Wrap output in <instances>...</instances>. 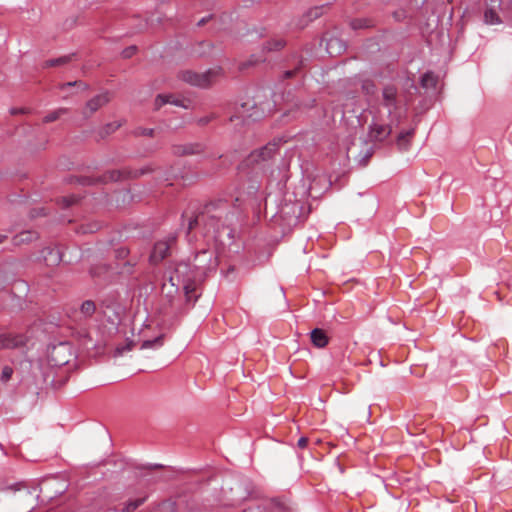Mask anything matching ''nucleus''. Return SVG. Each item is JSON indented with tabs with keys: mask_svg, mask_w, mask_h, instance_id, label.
<instances>
[{
	"mask_svg": "<svg viewBox=\"0 0 512 512\" xmlns=\"http://www.w3.org/2000/svg\"><path fill=\"white\" fill-rule=\"evenodd\" d=\"M234 214L230 211L227 201L217 200L204 206L203 210L194 217H190L188 222V233L202 227L205 235H211L217 239L221 230L228 228Z\"/></svg>",
	"mask_w": 512,
	"mask_h": 512,
	"instance_id": "obj_1",
	"label": "nucleus"
},
{
	"mask_svg": "<svg viewBox=\"0 0 512 512\" xmlns=\"http://www.w3.org/2000/svg\"><path fill=\"white\" fill-rule=\"evenodd\" d=\"M192 265L195 270L193 279L182 281L185 298L188 303H195L197 301L199 296L194 294L197 282L204 281L210 272H215L219 262L215 251L202 249L196 252Z\"/></svg>",
	"mask_w": 512,
	"mask_h": 512,
	"instance_id": "obj_2",
	"label": "nucleus"
},
{
	"mask_svg": "<svg viewBox=\"0 0 512 512\" xmlns=\"http://www.w3.org/2000/svg\"><path fill=\"white\" fill-rule=\"evenodd\" d=\"M152 170L149 167L141 168V169H132L129 167H124L122 169L110 170L103 173L99 177H82L79 179V183L81 185L89 186L95 185L98 183L106 184L109 182H117L127 179H136L140 176L151 172Z\"/></svg>",
	"mask_w": 512,
	"mask_h": 512,
	"instance_id": "obj_3",
	"label": "nucleus"
},
{
	"mask_svg": "<svg viewBox=\"0 0 512 512\" xmlns=\"http://www.w3.org/2000/svg\"><path fill=\"white\" fill-rule=\"evenodd\" d=\"M281 138H275L271 142L267 143L265 146L252 151L245 162L247 166H259L260 168H265L269 165L270 161L276 156L279 151L280 146L284 143Z\"/></svg>",
	"mask_w": 512,
	"mask_h": 512,
	"instance_id": "obj_4",
	"label": "nucleus"
},
{
	"mask_svg": "<svg viewBox=\"0 0 512 512\" xmlns=\"http://www.w3.org/2000/svg\"><path fill=\"white\" fill-rule=\"evenodd\" d=\"M75 353L70 342H59L51 345L47 350V360L52 367H62L74 359Z\"/></svg>",
	"mask_w": 512,
	"mask_h": 512,
	"instance_id": "obj_5",
	"label": "nucleus"
},
{
	"mask_svg": "<svg viewBox=\"0 0 512 512\" xmlns=\"http://www.w3.org/2000/svg\"><path fill=\"white\" fill-rule=\"evenodd\" d=\"M381 104L387 109L391 122L396 121V123H399L402 114L400 112V100L396 86L388 84L383 87Z\"/></svg>",
	"mask_w": 512,
	"mask_h": 512,
	"instance_id": "obj_6",
	"label": "nucleus"
},
{
	"mask_svg": "<svg viewBox=\"0 0 512 512\" xmlns=\"http://www.w3.org/2000/svg\"><path fill=\"white\" fill-rule=\"evenodd\" d=\"M221 71V68L209 69L203 73L185 70L179 73V78L193 86L206 88L216 80V78L221 74Z\"/></svg>",
	"mask_w": 512,
	"mask_h": 512,
	"instance_id": "obj_7",
	"label": "nucleus"
},
{
	"mask_svg": "<svg viewBox=\"0 0 512 512\" xmlns=\"http://www.w3.org/2000/svg\"><path fill=\"white\" fill-rule=\"evenodd\" d=\"M163 307L162 313L164 316L177 315L180 312V298L178 284H162Z\"/></svg>",
	"mask_w": 512,
	"mask_h": 512,
	"instance_id": "obj_8",
	"label": "nucleus"
},
{
	"mask_svg": "<svg viewBox=\"0 0 512 512\" xmlns=\"http://www.w3.org/2000/svg\"><path fill=\"white\" fill-rule=\"evenodd\" d=\"M177 244V235L170 233L161 240H158L151 251L149 261L153 265L159 264L162 260L171 255Z\"/></svg>",
	"mask_w": 512,
	"mask_h": 512,
	"instance_id": "obj_9",
	"label": "nucleus"
},
{
	"mask_svg": "<svg viewBox=\"0 0 512 512\" xmlns=\"http://www.w3.org/2000/svg\"><path fill=\"white\" fill-rule=\"evenodd\" d=\"M111 98L112 96L109 91H104L92 97L85 104L82 111L83 117L85 119L90 118L95 112L107 105L111 101Z\"/></svg>",
	"mask_w": 512,
	"mask_h": 512,
	"instance_id": "obj_10",
	"label": "nucleus"
},
{
	"mask_svg": "<svg viewBox=\"0 0 512 512\" xmlns=\"http://www.w3.org/2000/svg\"><path fill=\"white\" fill-rule=\"evenodd\" d=\"M205 145L199 142L172 145L171 151L176 156L196 155L204 152Z\"/></svg>",
	"mask_w": 512,
	"mask_h": 512,
	"instance_id": "obj_11",
	"label": "nucleus"
},
{
	"mask_svg": "<svg viewBox=\"0 0 512 512\" xmlns=\"http://www.w3.org/2000/svg\"><path fill=\"white\" fill-rule=\"evenodd\" d=\"M26 337L22 334H0V349H14L26 344Z\"/></svg>",
	"mask_w": 512,
	"mask_h": 512,
	"instance_id": "obj_12",
	"label": "nucleus"
},
{
	"mask_svg": "<svg viewBox=\"0 0 512 512\" xmlns=\"http://www.w3.org/2000/svg\"><path fill=\"white\" fill-rule=\"evenodd\" d=\"M392 129L390 125L372 122L369 126V137L373 141L382 142L388 138Z\"/></svg>",
	"mask_w": 512,
	"mask_h": 512,
	"instance_id": "obj_13",
	"label": "nucleus"
},
{
	"mask_svg": "<svg viewBox=\"0 0 512 512\" xmlns=\"http://www.w3.org/2000/svg\"><path fill=\"white\" fill-rule=\"evenodd\" d=\"M502 0H489L487 7L484 11V22L488 25L500 24L501 18L497 13V8H500Z\"/></svg>",
	"mask_w": 512,
	"mask_h": 512,
	"instance_id": "obj_14",
	"label": "nucleus"
},
{
	"mask_svg": "<svg viewBox=\"0 0 512 512\" xmlns=\"http://www.w3.org/2000/svg\"><path fill=\"white\" fill-rule=\"evenodd\" d=\"M187 102H189V101L186 100V99L177 98V97H175L172 94H167V95L158 94L156 96V98H155L154 106H155V109L158 110L163 105L169 103V104H172V105H175V106H178V107H183V108L187 109L189 107Z\"/></svg>",
	"mask_w": 512,
	"mask_h": 512,
	"instance_id": "obj_15",
	"label": "nucleus"
},
{
	"mask_svg": "<svg viewBox=\"0 0 512 512\" xmlns=\"http://www.w3.org/2000/svg\"><path fill=\"white\" fill-rule=\"evenodd\" d=\"M312 344L317 348H324L329 343V338L323 329L315 328L310 333Z\"/></svg>",
	"mask_w": 512,
	"mask_h": 512,
	"instance_id": "obj_16",
	"label": "nucleus"
},
{
	"mask_svg": "<svg viewBox=\"0 0 512 512\" xmlns=\"http://www.w3.org/2000/svg\"><path fill=\"white\" fill-rule=\"evenodd\" d=\"M38 233L36 231L26 230L13 237V244L19 246L25 243H30L38 239Z\"/></svg>",
	"mask_w": 512,
	"mask_h": 512,
	"instance_id": "obj_17",
	"label": "nucleus"
},
{
	"mask_svg": "<svg viewBox=\"0 0 512 512\" xmlns=\"http://www.w3.org/2000/svg\"><path fill=\"white\" fill-rule=\"evenodd\" d=\"M286 45V42L282 38H273L269 41H267L262 48V52H273V51H279Z\"/></svg>",
	"mask_w": 512,
	"mask_h": 512,
	"instance_id": "obj_18",
	"label": "nucleus"
},
{
	"mask_svg": "<svg viewBox=\"0 0 512 512\" xmlns=\"http://www.w3.org/2000/svg\"><path fill=\"white\" fill-rule=\"evenodd\" d=\"M45 261H50L51 264H58L61 261L60 251L56 248L46 247L42 250Z\"/></svg>",
	"mask_w": 512,
	"mask_h": 512,
	"instance_id": "obj_19",
	"label": "nucleus"
},
{
	"mask_svg": "<svg viewBox=\"0 0 512 512\" xmlns=\"http://www.w3.org/2000/svg\"><path fill=\"white\" fill-rule=\"evenodd\" d=\"M414 135V129L405 130L399 133L396 142L400 149L406 150L409 146L410 139Z\"/></svg>",
	"mask_w": 512,
	"mask_h": 512,
	"instance_id": "obj_20",
	"label": "nucleus"
},
{
	"mask_svg": "<svg viewBox=\"0 0 512 512\" xmlns=\"http://www.w3.org/2000/svg\"><path fill=\"white\" fill-rule=\"evenodd\" d=\"M123 122L121 121H114L111 123H107L104 125L99 131L98 135L101 139H104L108 135L114 133L116 130H118L122 126Z\"/></svg>",
	"mask_w": 512,
	"mask_h": 512,
	"instance_id": "obj_21",
	"label": "nucleus"
},
{
	"mask_svg": "<svg viewBox=\"0 0 512 512\" xmlns=\"http://www.w3.org/2000/svg\"><path fill=\"white\" fill-rule=\"evenodd\" d=\"M188 268H189V266L186 263L179 264L175 268L174 275H169L167 281H165V282L168 283V284H178V287H179L180 284H181V281L179 279L180 278V274H183L184 272H186L188 270Z\"/></svg>",
	"mask_w": 512,
	"mask_h": 512,
	"instance_id": "obj_22",
	"label": "nucleus"
},
{
	"mask_svg": "<svg viewBox=\"0 0 512 512\" xmlns=\"http://www.w3.org/2000/svg\"><path fill=\"white\" fill-rule=\"evenodd\" d=\"M164 337V334H161L154 339L145 340L141 343L140 349H158L163 346Z\"/></svg>",
	"mask_w": 512,
	"mask_h": 512,
	"instance_id": "obj_23",
	"label": "nucleus"
},
{
	"mask_svg": "<svg viewBox=\"0 0 512 512\" xmlns=\"http://www.w3.org/2000/svg\"><path fill=\"white\" fill-rule=\"evenodd\" d=\"M296 65L293 69L286 70L283 74L285 79H289L294 77L297 73L301 71L303 67H305L306 59L302 56H296Z\"/></svg>",
	"mask_w": 512,
	"mask_h": 512,
	"instance_id": "obj_24",
	"label": "nucleus"
},
{
	"mask_svg": "<svg viewBox=\"0 0 512 512\" xmlns=\"http://www.w3.org/2000/svg\"><path fill=\"white\" fill-rule=\"evenodd\" d=\"M373 25V21L368 18H356L350 22V26L353 30L366 29L372 27Z\"/></svg>",
	"mask_w": 512,
	"mask_h": 512,
	"instance_id": "obj_25",
	"label": "nucleus"
},
{
	"mask_svg": "<svg viewBox=\"0 0 512 512\" xmlns=\"http://www.w3.org/2000/svg\"><path fill=\"white\" fill-rule=\"evenodd\" d=\"M96 311V304L92 300H85L80 306V313L85 317H91Z\"/></svg>",
	"mask_w": 512,
	"mask_h": 512,
	"instance_id": "obj_26",
	"label": "nucleus"
},
{
	"mask_svg": "<svg viewBox=\"0 0 512 512\" xmlns=\"http://www.w3.org/2000/svg\"><path fill=\"white\" fill-rule=\"evenodd\" d=\"M69 112V109L68 108H64V107H61V108H58L50 113H48L44 118H43V122L44 123H51V122H54L56 120H58L62 115H65Z\"/></svg>",
	"mask_w": 512,
	"mask_h": 512,
	"instance_id": "obj_27",
	"label": "nucleus"
},
{
	"mask_svg": "<svg viewBox=\"0 0 512 512\" xmlns=\"http://www.w3.org/2000/svg\"><path fill=\"white\" fill-rule=\"evenodd\" d=\"M421 86L424 88H432L437 84V78L432 72H426L421 76L420 79Z\"/></svg>",
	"mask_w": 512,
	"mask_h": 512,
	"instance_id": "obj_28",
	"label": "nucleus"
},
{
	"mask_svg": "<svg viewBox=\"0 0 512 512\" xmlns=\"http://www.w3.org/2000/svg\"><path fill=\"white\" fill-rule=\"evenodd\" d=\"M71 58H72V55H66V56L56 58V59H49L44 62L43 67L49 68V67L64 65V64H67L71 60Z\"/></svg>",
	"mask_w": 512,
	"mask_h": 512,
	"instance_id": "obj_29",
	"label": "nucleus"
},
{
	"mask_svg": "<svg viewBox=\"0 0 512 512\" xmlns=\"http://www.w3.org/2000/svg\"><path fill=\"white\" fill-rule=\"evenodd\" d=\"M266 58L263 55H251L247 61L242 62L239 65L240 70H245L251 66H254L260 62H264Z\"/></svg>",
	"mask_w": 512,
	"mask_h": 512,
	"instance_id": "obj_30",
	"label": "nucleus"
},
{
	"mask_svg": "<svg viewBox=\"0 0 512 512\" xmlns=\"http://www.w3.org/2000/svg\"><path fill=\"white\" fill-rule=\"evenodd\" d=\"M146 501V497L138 498L135 500H130L127 502L125 507L122 509V512H133L138 507H140Z\"/></svg>",
	"mask_w": 512,
	"mask_h": 512,
	"instance_id": "obj_31",
	"label": "nucleus"
},
{
	"mask_svg": "<svg viewBox=\"0 0 512 512\" xmlns=\"http://www.w3.org/2000/svg\"><path fill=\"white\" fill-rule=\"evenodd\" d=\"M80 200V197L77 195H69L61 197L58 200V203L62 205L63 208H68L74 204H76Z\"/></svg>",
	"mask_w": 512,
	"mask_h": 512,
	"instance_id": "obj_32",
	"label": "nucleus"
},
{
	"mask_svg": "<svg viewBox=\"0 0 512 512\" xmlns=\"http://www.w3.org/2000/svg\"><path fill=\"white\" fill-rule=\"evenodd\" d=\"M155 134V130L153 128H143V127H137L133 130V135L136 137L139 136H147V137H153Z\"/></svg>",
	"mask_w": 512,
	"mask_h": 512,
	"instance_id": "obj_33",
	"label": "nucleus"
},
{
	"mask_svg": "<svg viewBox=\"0 0 512 512\" xmlns=\"http://www.w3.org/2000/svg\"><path fill=\"white\" fill-rule=\"evenodd\" d=\"M362 90L364 91L365 94L372 95L375 93L376 86L373 81L365 80L362 83Z\"/></svg>",
	"mask_w": 512,
	"mask_h": 512,
	"instance_id": "obj_34",
	"label": "nucleus"
},
{
	"mask_svg": "<svg viewBox=\"0 0 512 512\" xmlns=\"http://www.w3.org/2000/svg\"><path fill=\"white\" fill-rule=\"evenodd\" d=\"M13 368L10 366H4L1 372V381L6 383L8 382L13 375Z\"/></svg>",
	"mask_w": 512,
	"mask_h": 512,
	"instance_id": "obj_35",
	"label": "nucleus"
},
{
	"mask_svg": "<svg viewBox=\"0 0 512 512\" xmlns=\"http://www.w3.org/2000/svg\"><path fill=\"white\" fill-rule=\"evenodd\" d=\"M130 251L127 247H119L115 250V257L117 259H125L128 257Z\"/></svg>",
	"mask_w": 512,
	"mask_h": 512,
	"instance_id": "obj_36",
	"label": "nucleus"
},
{
	"mask_svg": "<svg viewBox=\"0 0 512 512\" xmlns=\"http://www.w3.org/2000/svg\"><path fill=\"white\" fill-rule=\"evenodd\" d=\"M199 47L202 49L199 54L205 55L208 51L213 48V44L209 41H202L199 43Z\"/></svg>",
	"mask_w": 512,
	"mask_h": 512,
	"instance_id": "obj_37",
	"label": "nucleus"
},
{
	"mask_svg": "<svg viewBox=\"0 0 512 512\" xmlns=\"http://www.w3.org/2000/svg\"><path fill=\"white\" fill-rule=\"evenodd\" d=\"M136 51V46H129L122 51V57L126 59L131 58L133 55H135Z\"/></svg>",
	"mask_w": 512,
	"mask_h": 512,
	"instance_id": "obj_38",
	"label": "nucleus"
},
{
	"mask_svg": "<svg viewBox=\"0 0 512 512\" xmlns=\"http://www.w3.org/2000/svg\"><path fill=\"white\" fill-rule=\"evenodd\" d=\"M47 213H46V210L45 208L41 207V208H35V209H32L30 211V218H36V217H39V216H45Z\"/></svg>",
	"mask_w": 512,
	"mask_h": 512,
	"instance_id": "obj_39",
	"label": "nucleus"
},
{
	"mask_svg": "<svg viewBox=\"0 0 512 512\" xmlns=\"http://www.w3.org/2000/svg\"><path fill=\"white\" fill-rule=\"evenodd\" d=\"M135 264H136V261H132V260L126 261L124 264V267L122 268L121 273L131 274L132 268L135 266Z\"/></svg>",
	"mask_w": 512,
	"mask_h": 512,
	"instance_id": "obj_40",
	"label": "nucleus"
},
{
	"mask_svg": "<svg viewBox=\"0 0 512 512\" xmlns=\"http://www.w3.org/2000/svg\"><path fill=\"white\" fill-rule=\"evenodd\" d=\"M213 119H215V115L214 114H211V115H207V116H204V117H201L198 119L197 123L200 125V126H205L207 125L209 122H211Z\"/></svg>",
	"mask_w": 512,
	"mask_h": 512,
	"instance_id": "obj_41",
	"label": "nucleus"
},
{
	"mask_svg": "<svg viewBox=\"0 0 512 512\" xmlns=\"http://www.w3.org/2000/svg\"><path fill=\"white\" fill-rule=\"evenodd\" d=\"M308 442H309V440H308V438H307V437H301V438L298 440V442H297V446H298L299 448H301V449H304V448H306V447H307Z\"/></svg>",
	"mask_w": 512,
	"mask_h": 512,
	"instance_id": "obj_42",
	"label": "nucleus"
},
{
	"mask_svg": "<svg viewBox=\"0 0 512 512\" xmlns=\"http://www.w3.org/2000/svg\"><path fill=\"white\" fill-rule=\"evenodd\" d=\"M322 7H316L309 12L310 17L317 18L320 15Z\"/></svg>",
	"mask_w": 512,
	"mask_h": 512,
	"instance_id": "obj_43",
	"label": "nucleus"
},
{
	"mask_svg": "<svg viewBox=\"0 0 512 512\" xmlns=\"http://www.w3.org/2000/svg\"><path fill=\"white\" fill-rule=\"evenodd\" d=\"M98 229L97 224L90 225L88 228H83V233H93Z\"/></svg>",
	"mask_w": 512,
	"mask_h": 512,
	"instance_id": "obj_44",
	"label": "nucleus"
},
{
	"mask_svg": "<svg viewBox=\"0 0 512 512\" xmlns=\"http://www.w3.org/2000/svg\"><path fill=\"white\" fill-rule=\"evenodd\" d=\"M76 87H78L82 91H86V90L89 89V85L87 83L83 82V81H80V80H78V83H77Z\"/></svg>",
	"mask_w": 512,
	"mask_h": 512,
	"instance_id": "obj_45",
	"label": "nucleus"
},
{
	"mask_svg": "<svg viewBox=\"0 0 512 512\" xmlns=\"http://www.w3.org/2000/svg\"><path fill=\"white\" fill-rule=\"evenodd\" d=\"M211 18H212V15H209V16H207V17H203V18H201V19L198 21L197 26H199V27L204 26V25H205V24H206V23H207Z\"/></svg>",
	"mask_w": 512,
	"mask_h": 512,
	"instance_id": "obj_46",
	"label": "nucleus"
},
{
	"mask_svg": "<svg viewBox=\"0 0 512 512\" xmlns=\"http://www.w3.org/2000/svg\"><path fill=\"white\" fill-rule=\"evenodd\" d=\"M77 83H78V80L77 81H72V82H66V83L60 85V89L64 90V89H66L68 87L76 86Z\"/></svg>",
	"mask_w": 512,
	"mask_h": 512,
	"instance_id": "obj_47",
	"label": "nucleus"
},
{
	"mask_svg": "<svg viewBox=\"0 0 512 512\" xmlns=\"http://www.w3.org/2000/svg\"><path fill=\"white\" fill-rule=\"evenodd\" d=\"M334 43H340V41L338 39H329L327 41V49L330 50L332 49ZM329 53H332L331 51H329Z\"/></svg>",
	"mask_w": 512,
	"mask_h": 512,
	"instance_id": "obj_48",
	"label": "nucleus"
},
{
	"mask_svg": "<svg viewBox=\"0 0 512 512\" xmlns=\"http://www.w3.org/2000/svg\"><path fill=\"white\" fill-rule=\"evenodd\" d=\"M244 119H245L244 115L236 114V115L231 116L229 120H230V122H234L235 120H241L243 122Z\"/></svg>",
	"mask_w": 512,
	"mask_h": 512,
	"instance_id": "obj_49",
	"label": "nucleus"
},
{
	"mask_svg": "<svg viewBox=\"0 0 512 512\" xmlns=\"http://www.w3.org/2000/svg\"><path fill=\"white\" fill-rule=\"evenodd\" d=\"M24 485L22 483H16L13 486L8 487L11 490L18 491L23 487Z\"/></svg>",
	"mask_w": 512,
	"mask_h": 512,
	"instance_id": "obj_50",
	"label": "nucleus"
},
{
	"mask_svg": "<svg viewBox=\"0 0 512 512\" xmlns=\"http://www.w3.org/2000/svg\"><path fill=\"white\" fill-rule=\"evenodd\" d=\"M10 112H11V114L15 115V114H19V113H24L25 111L22 108H12L10 110Z\"/></svg>",
	"mask_w": 512,
	"mask_h": 512,
	"instance_id": "obj_51",
	"label": "nucleus"
},
{
	"mask_svg": "<svg viewBox=\"0 0 512 512\" xmlns=\"http://www.w3.org/2000/svg\"><path fill=\"white\" fill-rule=\"evenodd\" d=\"M7 239V235L0 234V244Z\"/></svg>",
	"mask_w": 512,
	"mask_h": 512,
	"instance_id": "obj_52",
	"label": "nucleus"
},
{
	"mask_svg": "<svg viewBox=\"0 0 512 512\" xmlns=\"http://www.w3.org/2000/svg\"><path fill=\"white\" fill-rule=\"evenodd\" d=\"M122 351H123V349L117 348V352H118L119 354H121V353H122Z\"/></svg>",
	"mask_w": 512,
	"mask_h": 512,
	"instance_id": "obj_53",
	"label": "nucleus"
},
{
	"mask_svg": "<svg viewBox=\"0 0 512 512\" xmlns=\"http://www.w3.org/2000/svg\"><path fill=\"white\" fill-rule=\"evenodd\" d=\"M160 467H162V466H161V465H158V464H156V465H154V466H153V468H160Z\"/></svg>",
	"mask_w": 512,
	"mask_h": 512,
	"instance_id": "obj_54",
	"label": "nucleus"
}]
</instances>
